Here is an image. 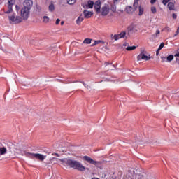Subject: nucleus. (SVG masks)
Returning <instances> with one entry per match:
<instances>
[{
  "mask_svg": "<svg viewBox=\"0 0 179 179\" xmlns=\"http://www.w3.org/2000/svg\"><path fill=\"white\" fill-rule=\"evenodd\" d=\"M167 8L169 9V10H176V6H174V3L173 2H169L167 4Z\"/></svg>",
  "mask_w": 179,
  "mask_h": 179,
  "instance_id": "a211bd4d",
  "label": "nucleus"
},
{
  "mask_svg": "<svg viewBox=\"0 0 179 179\" xmlns=\"http://www.w3.org/2000/svg\"><path fill=\"white\" fill-rule=\"evenodd\" d=\"M67 3L69 5H74V3H76V0H67Z\"/></svg>",
  "mask_w": 179,
  "mask_h": 179,
  "instance_id": "473e14b6",
  "label": "nucleus"
},
{
  "mask_svg": "<svg viewBox=\"0 0 179 179\" xmlns=\"http://www.w3.org/2000/svg\"><path fill=\"white\" fill-rule=\"evenodd\" d=\"M179 34V28L177 29V31L176 32V34L174 35V36L176 37V36H178Z\"/></svg>",
  "mask_w": 179,
  "mask_h": 179,
  "instance_id": "c03bdc74",
  "label": "nucleus"
},
{
  "mask_svg": "<svg viewBox=\"0 0 179 179\" xmlns=\"http://www.w3.org/2000/svg\"><path fill=\"white\" fill-rule=\"evenodd\" d=\"M23 145H16L14 148H10V156H17L23 152Z\"/></svg>",
  "mask_w": 179,
  "mask_h": 179,
  "instance_id": "423d86ee",
  "label": "nucleus"
},
{
  "mask_svg": "<svg viewBox=\"0 0 179 179\" xmlns=\"http://www.w3.org/2000/svg\"><path fill=\"white\" fill-rule=\"evenodd\" d=\"M93 5H94V3L93 1H89L87 2V5H86V7L87 8V6H88V8L92 9V8H93Z\"/></svg>",
  "mask_w": 179,
  "mask_h": 179,
  "instance_id": "5701e85b",
  "label": "nucleus"
},
{
  "mask_svg": "<svg viewBox=\"0 0 179 179\" xmlns=\"http://www.w3.org/2000/svg\"><path fill=\"white\" fill-rule=\"evenodd\" d=\"M174 59V55H171L166 57H162V62H170L171 61H173Z\"/></svg>",
  "mask_w": 179,
  "mask_h": 179,
  "instance_id": "4468645a",
  "label": "nucleus"
},
{
  "mask_svg": "<svg viewBox=\"0 0 179 179\" xmlns=\"http://www.w3.org/2000/svg\"><path fill=\"white\" fill-rule=\"evenodd\" d=\"M174 57L176 58V62L179 64V49L177 50L176 52L174 55Z\"/></svg>",
  "mask_w": 179,
  "mask_h": 179,
  "instance_id": "cd10ccee",
  "label": "nucleus"
},
{
  "mask_svg": "<svg viewBox=\"0 0 179 179\" xmlns=\"http://www.w3.org/2000/svg\"><path fill=\"white\" fill-rule=\"evenodd\" d=\"M164 48V43H162L158 49H157V54H159V51H160L161 50H162Z\"/></svg>",
  "mask_w": 179,
  "mask_h": 179,
  "instance_id": "2f4dec72",
  "label": "nucleus"
},
{
  "mask_svg": "<svg viewBox=\"0 0 179 179\" xmlns=\"http://www.w3.org/2000/svg\"><path fill=\"white\" fill-rule=\"evenodd\" d=\"M42 22L43 23H48L50 22V17L48 16H43Z\"/></svg>",
  "mask_w": 179,
  "mask_h": 179,
  "instance_id": "4be33fe9",
  "label": "nucleus"
},
{
  "mask_svg": "<svg viewBox=\"0 0 179 179\" xmlns=\"http://www.w3.org/2000/svg\"><path fill=\"white\" fill-rule=\"evenodd\" d=\"M160 34V31H157V34Z\"/></svg>",
  "mask_w": 179,
  "mask_h": 179,
  "instance_id": "5fc2aeb1",
  "label": "nucleus"
},
{
  "mask_svg": "<svg viewBox=\"0 0 179 179\" xmlns=\"http://www.w3.org/2000/svg\"><path fill=\"white\" fill-rule=\"evenodd\" d=\"M101 15L102 16H107L108 13H110V4L108 3H105L102 7L100 10Z\"/></svg>",
  "mask_w": 179,
  "mask_h": 179,
  "instance_id": "1a4fd4ad",
  "label": "nucleus"
},
{
  "mask_svg": "<svg viewBox=\"0 0 179 179\" xmlns=\"http://www.w3.org/2000/svg\"><path fill=\"white\" fill-rule=\"evenodd\" d=\"M156 3V0H151L150 3L153 5V3Z\"/></svg>",
  "mask_w": 179,
  "mask_h": 179,
  "instance_id": "49530a36",
  "label": "nucleus"
},
{
  "mask_svg": "<svg viewBox=\"0 0 179 179\" xmlns=\"http://www.w3.org/2000/svg\"><path fill=\"white\" fill-rule=\"evenodd\" d=\"M151 12L152 13H156L157 12L156 7L155 6L151 7Z\"/></svg>",
  "mask_w": 179,
  "mask_h": 179,
  "instance_id": "4c0bfd02",
  "label": "nucleus"
},
{
  "mask_svg": "<svg viewBox=\"0 0 179 179\" xmlns=\"http://www.w3.org/2000/svg\"><path fill=\"white\" fill-rule=\"evenodd\" d=\"M48 9L50 12H54V10H55V6H54V3H50L48 6Z\"/></svg>",
  "mask_w": 179,
  "mask_h": 179,
  "instance_id": "412c9836",
  "label": "nucleus"
},
{
  "mask_svg": "<svg viewBox=\"0 0 179 179\" xmlns=\"http://www.w3.org/2000/svg\"><path fill=\"white\" fill-rule=\"evenodd\" d=\"M61 160H65V159H61L59 158H57L55 157H53L52 158H50L47 162L46 164H52V163H54V162H55V163H58V162H61Z\"/></svg>",
  "mask_w": 179,
  "mask_h": 179,
  "instance_id": "ddd939ff",
  "label": "nucleus"
},
{
  "mask_svg": "<svg viewBox=\"0 0 179 179\" xmlns=\"http://www.w3.org/2000/svg\"><path fill=\"white\" fill-rule=\"evenodd\" d=\"M127 51H133V50H136V46H127L126 48Z\"/></svg>",
  "mask_w": 179,
  "mask_h": 179,
  "instance_id": "bb28decb",
  "label": "nucleus"
},
{
  "mask_svg": "<svg viewBox=\"0 0 179 179\" xmlns=\"http://www.w3.org/2000/svg\"><path fill=\"white\" fill-rule=\"evenodd\" d=\"M24 153L27 157H30V159H38V160H40L41 162H43L44 159H45V156L42 154L29 152L27 151H24Z\"/></svg>",
  "mask_w": 179,
  "mask_h": 179,
  "instance_id": "20e7f679",
  "label": "nucleus"
},
{
  "mask_svg": "<svg viewBox=\"0 0 179 179\" xmlns=\"http://www.w3.org/2000/svg\"><path fill=\"white\" fill-rule=\"evenodd\" d=\"M91 179H99V178L94 177V178H91Z\"/></svg>",
  "mask_w": 179,
  "mask_h": 179,
  "instance_id": "3c124183",
  "label": "nucleus"
},
{
  "mask_svg": "<svg viewBox=\"0 0 179 179\" xmlns=\"http://www.w3.org/2000/svg\"><path fill=\"white\" fill-rule=\"evenodd\" d=\"M109 65H110L109 67H108V69H110L111 71H113V69H115V66L114 64H109Z\"/></svg>",
  "mask_w": 179,
  "mask_h": 179,
  "instance_id": "e433bc0d",
  "label": "nucleus"
},
{
  "mask_svg": "<svg viewBox=\"0 0 179 179\" xmlns=\"http://www.w3.org/2000/svg\"><path fill=\"white\" fill-rule=\"evenodd\" d=\"M64 23H65V22L62 21V22H61V25H62V26H64Z\"/></svg>",
  "mask_w": 179,
  "mask_h": 179,
  "instance_id": "8fccbe9b",
  "label": "nucleus"
},
{
  "mask_svg": "<svg viewBox=\"0 0 179 179\" xmlns=\"http://www.w3.org/2000/svg\"><path fill=\"white\" fill-rule=\"evenodd\" d=\"M57 89L62 92H69V90L75 89V85L69 83H62L57 85Z\"/></svg>",
  "mask_w": 179,
  "mask_h": 179,
  "instance_id": "7ed1b4c3",
  "label": "nucleus"
},
{
  "mask_svg": "<svg viewBox=\"0 0 179 179\" xmlns=\"http://www.w3.org/2000/svg\"><path fill=\"white\" fill-rule=\"evenodd\" d=\"M117 35H119V37L120 38H124V37H125V36H127V32L126 31H122L120 34H119Z\"/></svg>",
  "mask_w": 179,
  "mask_h": 179,
  "instance_id": "7c9ffc66",
  "label": "nucleus"
},
{
  "mask_svg": "<svg viewBox=\"0 0 179 179\" xmlns=\"http://www.w3.org/2000/svg\"><path fill=\"white\" fill-rule=\"evenodd\" d=\"M137 59L138 61H141V59L149 61L150 59V55L145 49H141V53L138 55Z\"/></svg>",
  "mask_w": 179,
  "mask_h": 179,
  "instance_id": "39448f33",
  "label": "nucleus"
},
{
  "mask_svg": "<svg viewBox=\"0 0 179 179\" xmlns=\"http://www.w3.org/2000/svg\"><path fill=\"white\" fill-rule=\"evenodd\" d=\"M52 156H56V157H60L61 155L57 152H54L52 154Z\"/></svg>",
  "mask_w": 179,
  "mask_h": 179,
  "instance_id": "ea45409f",
  "label": "nucleus"
},
{
  "mask_svg": "<svg viewBox=\"0 0 179 179\" xmlns=\"http://www.w3.org/2000/svg\"><path fill=\"white\" fill-rule=\"evenodd\" d=\"M35 10L36 13H40L41 12V6H39L38 4H36Z\"/></svg>",
  "mask_w": 179,
  "mask_h": 179,
  "instance_id": "b1692460",
  "label": "nucleus"
},
{
  "mask_svg": "<svg viewBox=\"0 0 179 179\" xmlns=\"http://www.w3.org/2000/svg\"><path fill=\"white\" fill-rule=\"evenodd\" d=\"M172 17H173V19H177V15H176L175 13H173L172 15Z\"/></svg>",
  "mask_w": 179,
  "mask_h": 179,
  "instance_id": "a18cd8bd",
  "label": "nucleus"
},
{
  "mask_svg": "<svg viewBox=\"0 0 179 179\" xmlns=\"http://www.w3.org/2000/svg\"><path fill=\"white\" fill-rule=\"evenodd\" d=\"M138 31V29L136 28V25L131 24L127 27V36H130L134 33H136Z\"/></svg>",
  "mask_w": 179,
  "mask_h": 179,
  "instance_id": "9b49d317",
  "label": "nucleus"
},
{
  "mask_svg": "<svg viewBox=\"0 0 179 179\" xmlns=\"http://www.w3.org/2000/svg\"><path fill=\"white\" fill-rule=\"evenodd\" d=\"M100 83H102L101 85V87H106V86H107V82H106V80H101Z\"/></svg>",
  "mask_w": 179,
  "mask_h": 179,
  "instance_id": "f704fd0d",
  "label": "nucleus"
},
{
  "mask_svg": "<svg viewBox=\"0 0 179 179\" xmlns=\"http://www.w3.org/2000/svg\"><path fill=\"white\" fill-rule=\"evenodd\" d=\"M92 41V39L87 38L83 41V44H91Z\"/></svg>",
  "mask_w": 179,
  "mask_h": 179,
  "instance_id": "a878e982",
  "label": "nucleus"
},
{
  "mask_svg": "<svg viewBox=\"0 0 179 179\" xmlns=\"http://www.w3.org/2000/svg\"><path fill=\"white\" fill-rule=\"evenodd\" d=\"M83 13H84V17L85 19H89L92 17V16H93V12L92 11H87V10H85L83 11Z\"/></svg>",
  "mask_w": 179,
  "mask_h": 179,
  "instance_id": "2eb2a0df",
  "label": "nucleus"
},
{
  "mask_svg": "<svg viewBox=\"0 0 179 179\" xmlns=\"http://www.w3.org/2000/svg\"><path fill=\"white\" fill-rule=\"evenodd\" d=\"M137 179H142V177L138 178Z\"/></svg>",
  "mask_w": 179,
  "mask_h": 179,
  "instance_id": "864d4df0",
  "label": "nucleus"
},
{
  "mask_svg": "<svg viewBox=\"0 0 179 179\" xmlns=\"http://www.w3.org/2000/svg\"><path fill=\"white\" fill-rule=\"evenodd\" d=\"M120 1H121V0H113V3L115 4L117 2H120Z\"/></svg>",
  "mask_w": 179,
  "mask_h": 179,
  "instance_id": "de8ad7c7",
  "label": "nucleus"
},
{
  "mask_svg": "<svg viewBox=\"0 0 179 179\" xmlns=\"http://www.w3.org/2000/svg\"><path fill=\"white\" fill-rule=\"evenodd\" d=\"M83 160H85V162H87V163H90V164H94V166H96V167H99V166H101L102 163L101 162L94 160L89 156H84Z\"/></svg>",
  "mask_w": 179,
  "mask_h": 179,
  "instance_id": "6e6552de",
  "label": "nucleus"
},
{
  "mask_svg": "<svg viewBox=\"0 0 179 179\" xmlns=\"http://www.w3.org/2000/svg\"><path fill=\"white\" fill-rule=\"evenodd\" d=\"M156 55H157V51H156Z\"/></svg>",
  "mask_w": 179,
  "mask_h": 179,
  "instance_id": "6e6d98bb",
  "label": "nucleus"
},
{
  "mask_svg": "<svg viewBox=\"0 0 179 179\" xmlns=\"http://www.w3.org/2000/svg\"><path fill=\"white\" fill-rule=\"evenodd\" d=\"M24 9H27L28 10H31V8H33V1L32 0H25L23 2Z\"/></svg>",
  "mask_w": 179,
  "mask_h": 179,
  "instance_id": "9d476101",
  "label": "nucleus"
},
{
  "mask_svg": "<svg viewBox=\"0 0 179 179\" xmlns=\"http://www.w3.org/2000/svg\"><path fill=\"white\" fill-rule=\"evenodd\" d=\"M62 164H66V166H69V167H71V169H75L76 170H78V171H85L86 170V167H85L82 163L71 159H67L66 160H61Z\"/></svg>",
  "mask_w": 179,
  "mask_h": 179,
  "instance_id": "f03ea898",
  "label": "nucleus"
},
{
  "mask_svg": "<svg viewBox=\"0 0 179 179\" xmlns=\"http://www.w3.org/2000/svg\"><path fill=\"white\" fill-rule=\"evenodd\" d=\"M138 145H145V141L143 140H138L137 141Z\"/></svg>",
  "mask_w": 179,
  "mask_h": 179,
  "instance_id": "c9c22d12",
  "label": "nucleus"
},
{
  "mask_svg": "<svg viewBox=\"0 0 179 179\" xmlns=\"http://www.w3.org/2000/svg\"><path fill=\"white\" fill-rule=\"evenodd\" d=\"M110 10L111 12H113V13H115V12H117V6H115V4H112L110 6Z\"/></svg>",
  "mask_w": 179,
  "mask_h": 179,
  "instance_id": "393cba45",
  "label": "nucleus"
},
{
  "mask_svg": "<svg viewBox=\"0 0 179 179\" xmlns=\"http://www.w3.org/2000/svg\"><path fill=\"white\" fill-rule=\"evenodd\" d=\"M127 45H128V43H127L123 44V47H127Z\"/></svg>",
  "mask_w": 179,
  "mask_h": 179,
  "instance_id": "09e8293b",
  "label": "nucleus"
},
{
  "mask_svg": "<svg viewBox=\"0 0 179 179\" xmlns=\"http://www.w3.org/2000/svg\"><path fill=\"white\" fill-rule=\"evenodd\" d=\"M94 9L96 13H100V10H101V1L98 0L94 3Z\"/></svg>",
  "mask_w": 179,
  "mask_h": 179,
  "instance_id": "f8f14e48",
  "label": "nucleus"
},
{
  "mask_svg": "<svg viewBox=\"0 0 179 179\" xmlns=\"http://www.w3.org/2000/svg\"><path fill=\"white\" fill-rule=\"evenodd\" d=\"M20 16L22 20H27V19L30 17V10H27V8H24L22 7L20 10Z\"/></svg>",
  "mask_w": 179,
  "mask_h": 179,
  "instance_id": "0eeeda50",
  "label": "nucleus"
},
{
  "mask_svg": "<svg viewBox=\"0 0 179 179\" xmlns=\"http://www.w3.org/2000/svg\"><path fill=\"white\" fill-rule=\"evenodd\" d=\"M81 83H83V85L85 86V87H86L87 89H90V86L87 85L86 86V83H85V82H81Z\"/></svg>",
  "mask_w": 179,
  "mask_h": 179,
  "instance_id": "a19ab883",
  "label": "nucleus"
},
{
  "mask_svg": "<svg viewBox=\"0 0 179 179\" xmlns=\"http://www.w3.org/2000/svg\"><path fill=\"white\" fill-rule=\"evenodd\" d=\"M136 10L132 8L131 6H127L125 8V12H127L129 15H132L134 13V11Z\"/></svg>",
  "mask_w": 179,
  "mask_h": 179,
  "instance_id": "f3484780",
  "label": "nucleus"
},
{
  "mask_svg": "<svg viewBox=\"0 0 179 179\" xmlns=\"http://www.w3.org/2000/svg\"><path fill=\"white\" fill-rule=\"evenodd\" d=\"M83 15L81 14L76 21V24H80L83 22Z\"/></svg>",
  "mask_w": 179,
  "mask_h": 179,
  "instance_id": "6ab92c4d",
  "label": "nucleus"
},
{
  "mask_svg": "<svg viewBox=\"0 0 179 179\" xmlns=\"http://www.w3.org/2000/svg\"><path fill=\"white\" fill-rule=\"evenodd\" d=\"M0 49L2 50V51H3V48H2V46L0 47Z\"/></svg>",
  "mask_w": 179,
  "mask_h": 179,
  "instance_id": "603ef678",
  "label": "nucleus"
},
{
  "mask_svg": "<svg viewBox=\"0 0 179 179\" xmlns=\"http://www.w3.org/2000/svg\"><path fill=\"white\" fill-rule=\"evenodd\" d=\"M8 153V149L3 145H0V156H3Z\"/></svg>",
  "mask_w": 179,
  "mask_h": 179,
  "instance_id": "dca6fc26",
  "label": "nucleus"
},
{
  "mask_svg": "<svg viewBox=\"0 0 179 179\" xmlns=\"http://www.w3.org/2000/svg\"><path fill=\"white\" fill-rule=\"evenodd\" d=\"M15 2L16 0H8V10L4 12V13L8 15V17L10 24H18V23H22V22H23V18L20 16H17L15 12L13 13L12 6L15 5Z\"/></svg>",
  "mask_w": 179,
  "mask_h": 179,
  "instance_id": "f257e3e1",
  "label": "nucleus"
},
{
  "mask_svg": "<svg viewBox=\"0 0 179 179\" xmlns=\"http://www.w3.org/2000/svg\"><path fill=\"white\" fill-rule=\"evenodd\" d=\"M59 22H61V20L60 19H57L56 20V22H55V24H57V25H58V24H59Z\"/></svg>",
  "mask_w": 179,
  "mask_h": 179,
  "instance_id": "37998d69",
  "label": "nucleus"
},
{
  "mask_svg": "<svg viewBox=\"0 0 179 179\" xmlns=\"http://www.w3.org/2000/svg\"><path fill=\"white\" fill-rule=\"evenodd\" d=\"M110 37H111V39L115 40V41H117V40H120V38H120L119 34H115V35L111 34Z\"/></svg>",
  "mask_w": 179,
  "mask_h": 179,
  "instance_id": "aec40b11",
  "label": "nucleus"
},
{
  "mask_svg": "<svg viewBox=\"0 0 179 179\" xmlns=\"http://www.w3.org/2000/svg\"><path fill=\"white\" fill-rule=\"evenodd\" d=\"M171 0H163L162 1V3L163 5L166 6L167 5V3H169V2H170Z\"/></svg>",
  "mask_w": 179,
  "mask_h": 179,
  "instance_id": "58836bf2",
  "label": "nucleus"
},
{
  "mask_svg": "<svg viewBox=\"0 0 179 179\" xmlns=\"http://www.w3.org/2000/svg\"><path fill=\"white\" fill-rule=\"evenodd\" d=\"M138 10H139L138 16H142L144 12L143 8L138 6Z\"/></svg>",
  "mask_w": 179,
  "mask_h": 179,
  "instance_id": "c756f323",
  "label": "nucleus"
},
{
  "mask_svg": "<svg viewBox=\"0 0 179 179\" xmlns=\"http://www.w3.org/2000/svg\"><path fill=\"white\" fill-rule=\"evenodd\" d=\"M139 1L141 0H134V8L135 9V10H136L138 9V5H139Z\"/></svg>",
  "mask_w": 179,
  "mask_h": 179,
  "instance_id": "c85d7f7f",
  "label": "nucleus"
},
{
  "mask_svg": "<svg viewBox=\"0 0 179 179\" xmlns=\"http://www.w3.org/2000/svg\"><path fill=\"white\" fill-rule=\"evenodd\" d=\"M15 9H16V13H17V12H19V10L20 9V7L18 5H16Z\"/></svg>",
  "mask_w": 179,
  "mask_h": 179,
  "instance_id": "79ce46f5",
  "label": "nucleus"
},
{
  "mask_svg": "<svg viewBox=\"0 0 179 179\" xmlns=\"http://www.w3.org/2000/svg\"><path fill=\"white\" fill-rule=\"evenodd\" d=\"M100 43H103V41H94V44L91 45V47H94V45H97V44H100Z\"/></svg>",
  "mask_w": 179,
  "mask_h": 179,
  "instance_id": "72a5a7b5",
  "label": "nucleus"
}]
</instances>
